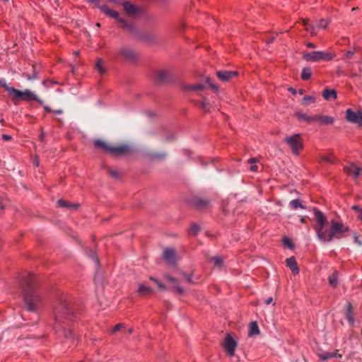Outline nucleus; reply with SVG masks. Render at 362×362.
<instances>
[{
	"mask_svg": "<svg viewBox=\"0 0 362 362\" xmlns=\"http://www.w3.org/2000/svg\"><path fill=\"white\" fill-rule=\"evenodd\" d=\"M315 225L313 226L316 232V236L322 243H330L334 239L344 238V233L349 231V228L341 221L327 219L322 211L316 208L313 209Z\"/></svg>",
	"mask_w": 362,
	"mask_h": 362,
	"instance_id": "f257e3e1",
	"label": "nucleus"
},
{
	"mask_svg": "<svg viewBox=\"0 0 362 362\" xmlns=\"http://www.w3.org/2000/svg\"><path fill=\"white\" fill-rule=\"evenodd\" d=\"M73 315L71 305L66 296H61L57 299L54 308V329L62 332L66 339H74V335L71 329H66L69 320Z\"/></svg>",
	"mask_w": 362,
	"mask_h": 362,
	"instance_id": "f03ea898",
	"label": "nucleus"
},
{
	"mask_svg": "<svg viewBox=\"0 0 362 362\" xmlns=\"http://www.w3.org/2000/svg\"><path fill=\"white\" fill-rule=\"evenodd\" d=\"M23 296L27 310L36 312L41 303L42 298L38 294L33 274L25 277L22 284Z\"/></svg>",
	"mask_w": 362,
	"mask_h": 362,
	"instance_id": "7ed1b4c3",
	"label": "nucleus"
},
{
	"mask_svg": "<svg viewBox=\"0 0 362 362\" xmlns=\"http://www.w3.org/2000/svg\"><path fill=\"white\" fill-rule=\"evenodd\" d=\"M0 86L4 87L8 92L11 100L14 104H17L19 100L31 101L35 100L40 104H42L43 101L40 100L33 92L30 90L23 91L19 90L12 87H9L4 80H0Z\"/></svg>",
	"mask_w": 362,
	"mask_h": 362,
	"instance_id": "20e7f679",
	"label": "nucleus"
},
{
	"mask_svg": "<svg viewBox=\"0 0 362 362\" xmlns=\"http://www.w3.org/2000/svg\"><path fill=\"white\" fill-rule=\"evenodd\" d=\"M96 148L103 149L106 152H109L115 156H126L132 153L133 150L129 144H121L119 146H113L107 144L102 139H96L93 142Z\"/></svg>",
	"mask_w": 362,
	"mask_h": 362,
	"instance_id": "39448f33",
	"label": "nucleus"
},
{
	"mask_svg": "<svg viewBox=\"0 0 362 362\" xmlns=\"http://www.w3.org/2000/svg\"><path fill=\"white\" fill-rule=\"evenodd\" d=\"M112 57L115 59H121L127 62L134 63L139 59V54L133 49L122 46L115 51Z\"/></svg>",
	"mask_w": 362,
	"mask_h": 362,
	"instance_id": "423d86ee",
	"label": "nucleus"
},
{
	"mask_svg": "<svg viewBox=\"0 0 362 362\" xmlns=\"http://www.w3.org/2000/svg\"><path fill=\"white\" fill-rule=\"evenodd\" d=\"M335 54L332 52H320V51H313V52H304L303 53V59L306 62H317L321 60L323 61H331Z\"/></svg>",
	"mask_w": 362,
	"mask_h": 362,
	"instance_id": "0eeeda50",
	"label": "nucleus"
},
{
	"mask_svg": "<svg viewBox=\"0 0 362 362\" xmlns=\"http://www.w3.org/2000/svg\"><path fill=\"white\" fill-rule=\"evenodd\" d=\"M100 8L106 15H107L112 18H116L117 20L119 25L122 28H123L124 29H126L129 31L133 30V26L130 23H129L125 19L120 18L119 13L117 11L110 10L106 6H103L100 7Z\"/></svg>",
	"mask_w": 362,
	"mask_h": 362,
	"instance_id": "6e6552de",
	"label": "nucleus"
},
{
	"mask_svg": "<svg viewBox=\"0 0 362 362\" xmlns=\"http://www.w3.org/2000/svg\"><path fill=\"white\" fill-rule=\"evenodd\" d=\"M284 142L295 155H298L303 148V142L301 137H285Z\"/></svg>",
	"mask_w": 362,
	"mask_h": 362,
	"instance_id": "1a4fd4ad",
	"label": "nucleus"
},
{
	"mask_svg": "<svg viewBox=\"0 0 362 362\" xmlns=\"http://www.w3.org/2000/svg\"><path fill=\"white\" fill-rule=\"evenodd\" d=\"M237 341L229 334L226 336L224 341L222 343L223 347L230 357L235 356V349L237 347Z\"/></svg>",
	"mask_w": 362,
	"mask_h": 362,
	"instance_id": "9d476101",
	"label": "nucleus"
},
{
	"mask_svg": "<svg viewBox=\"0 0 362 362\" xmlns=\"http://www.w3.org/2000/svg\"><path fill=\"white\" fill-rule=\"evenodd\" d=\"M346 119L351 123L362 127V110L353 111L351 109H347Z\"/></svg>",
	"mask_w": 362,
	"mask_h": 362,
	"instance_id": "9b49d317",
	"label": "nucleus"
},
{
	"mask_svg": "<svg viewBox=\"0 0 362 362\" xmlns=\"http://www.w3.org/2000/svg\"><path fill=\"white\" fill-rule=\"evenodd\" d=\"M216 74L221 81L226 82L235 78L238 75V72L235 71H218Z\"/></svg>",
	"mask_w": 362,
	"mask_h": 362,
	"instance_id": "f8f14e48",
	"label": "nucleus"
},
{
	"mask_svg": "<svg viewBox=\"0 0 362 362\" xmlns=\"http://www.w3.org/2000/svg\"><path fill=\"white\" fill-rule=\"evenodd\" d=\"M163 258L168 264L175 266L177 262V256L173 249L165 250L163 251Z\"/></svg>",
	"mask_w": 362,
	"mask_h": 362,
	"instance_id": "ddd939ff",
	"label": "nucleus"
},
{
	"mask_svg": "<svg viewBox=\"0 0 362 362\" xmlns=\"http://www.w3.org/2000/svg\"><path fill=\"white\" fill-rule=\"evenodd\" d=\"M155 79L158 83H166L170 80V73L168 70H158L155 74Z\"/></svg>",
	"mask_w": 362,
	"mask_h": 362,
	"instance_id": "4468645a",
	"label": "nucleus"
},
{
	"mask_svg": "<svg viewBox=\"0 0 362 362\" xmlns=\"http://www.w3.org/2000/svg\"><path fill=\"white\" fill-rule=\"evenodd\" d=\"M318 356L323 361H327L332 358H341V354L339 353V350L332 352L321 351L318 353Z\"/></svg>",
	"mask_w": 362,
	"mask_h": 362,
	"instance_id": "2eb2a0df",
	"label": "nucleus"
},
{
	"mask_svg": "<svg viewBox=\"0 0 362 362\" xmlns=\"http://www.w3.org/2000/svg\"><path fill=\"white\" fill-rule=\"evenodd\" d=\"M94 69L99 74L104 75L107 72L105 62L101 58L96 59Z\"/></svg>",
	"mask_w": 362,
	"mask_h": 362,
	"instance_id": "dca6fc26",
	"label": "nucleus"
},
{
	"mask_svg": "<svg viewBox=\"0 0 362 362\" xmlns=\"http://www.w3.org/2000/svg\"><path fill=\"white\" fill-rule=\"evenodd\" d=\"M334 118L327 115H314L313 122H317L320 124H329L333 123Z\"/></svg>",
	"mask_w": 362,
	"mask_h": 362,
	"instance_id": "f3484780",
	"label": "nucleus"
},
{
	"mask_svg": "<svg viewBox=\"0 0 362 362\" xmlns=\"http://www.w3.org/2000/svg\"><path fill=\"white\" fill-rule=\"evenodd\" d=\"M344 171L350 176H352L354 179H356L361 173V168H358L354 164H351L349 166L344 167Z\"/></svg>",
	"mask_w": 362,
	"mask_h": 362,
	"instance_id": "a211bd4d",
	"label": "nucleus"
},
{
	"mask_svg": "<svg viewBox=\"0 0 362 362\" xmlns=\"http://www.w3.org/2000/svg\"><path fill=\"white\" fill-rule=\"evenodd\" d=\"M193 205L199 209H204L210 206V202L208 199L195 198L193 199Z\"/></svg>",
	"mask_w": 362,
	"mask_h": 362,
	"instance_id": "6ab92c4d",
	"label": "nucleus"
},
{
	"mask_svg": "<svg viewBox=\"0 0 362 362\" xmlns=\"http://www.w3.org/2000/svg\"><path fill=\"white\" fill-rule=\"evenodd\" d=\"M286 265L290 268L293 274H297L299 272V268L297 265L296 259L292 257L286 259Z\"/></svg>",
	"mask_w": 362,
	"mask_h": 362,
	"instance_id": "aec40b11",
	"label": "nucleus"
},
{
	"mask_svg": "<svg viewBox=\"0 0 362 362\" xmlns=\"http://www.w3.org/2000/svg\"><path fill=\"white\" fill-rule=\"evenodd\" d=\"M165 277L173 284V289L177 294H182L184 293L183 288L178 284L175 278L169 275H165Z\"/></svg>",
	"mask_w": 362,
	"mask_h": 362,
	"instance_id": "412c9836",
	"label": "nucleus"
},
{
	"mask_svg": "<svg viewBox=\"0 0 362 362\" xmlns=\"http://www.w3.org/2000/svg\"><path fill=\"white\" fill-rule=\"evenodd\" d=\"M294 116L299 120V121H304V122H307L308 123H312L313 122V118H314V116H309V115H307L306 114H304L301 112H296L295 114H294Z\"/></svg>",
	"mask_w": 362,
	"mask_h": 362,
	"instance_id": "4be33fe9",
	"label": "nucleus"
},
{
	"mask_svg": "<svg viewBox=\"0 0 362 362\" xmlns=\"http://www.w3.org/2000/svg\"><path fill=\"white\" fill-rule=\"evenodd\" d=\"M346 319L351 325H354V319L353 317L352 305L349 302H348L346 304Z\"/></svg>",
	"mask_w": 362,
	"mask_h": 362,
	"instance_id": "5701e85b",
	"label": "nucleus"
},
{
	"mask_svg": "<svg viewBox=\"0 0 362 362\" xmlns=\"http://www.w3.org/2000/svg\"><path fill=\"white\" fill-rule=\"evenodd\" d=\"M137 292L142 296H147L151 294L153 292V290L151 287L140 284H139Z\"/></svg>",
	"mask_w": 362,
	"mask_h": 362,
	"instance_id": "b1692460",
	"label": "nucleus"
},
{
	"mask_svg": "<svg viewBox=\"0 0 362 362\" xmlns=\"http://www.w3.org/2000/svg\"><path fill=\"white\" fill-rule=\"evenodd\" d=\"M259 334V329L256 322H252L249 325V336H255Z\"/></svg>",
	"mask_w": 362,
	"mask_h": 362,
	"instance_id": "393cba45",
	"label": "nucleus"
},
{
	"mask_svg": "<svg viewBox=\"0 0 362 362\" xmlns=\"http://www.w3.org/2000/svg\"><path fill=\"white\" fill-rule=\"evenodd\" d=\"M57 205L59 207L70 208L74 209H76L78 207V204H70L64 199H59L57 201Z\"/></svg>",
	"mask_w": 362,
	"mask_h": 362,
	"instance_id": "a878e982",
	"label": "nucleus"
},
{
	"mask_svg": "<svg viewBox=\"0 0 362 362\" xmlns=\"http://www.w3.org/2000/svg\"><path fill=\"white\" fill-rule=\"evenodd\" d=\"M124 9L129 16H134L136 12V8L128 1L124 3Z\"/></svg>",
	"mask_w": 362,
	"mask_h": 362,
	"instance_id": "bb28decb",
	"label": "nucleus"
},
{
	"mask_svg": "<svg viewBox=\"0 0 362 362\" xmlns=\"http://www.w3.org/2000/svg\"><path fill=\"white\" fill-rule=\"evenodd\" d=\"M209 260L214 263V266L222 268L223 267V259L221 256L209 257Z\"/></svg>",
	"mask_w": 362,
	"mask_h": 362,
	"instance_id": "cd10ccee",
	"label": "nucleus"
},
{
	"mask_svg": "<svg viewBox=\"0 0 362 362\" xmlns=\"http://www.w3.org/2000/svg\"><path fill=\"white\" fill-rule=\"evenodd\" d=\"M148 156L153 160H163L167 157V153L164 152H151Z\"/></svg>",
	"mask_w": 362,
	"mask_h": 362,
	"instance_id": "c85d7f7f",
	"label": "nucleus"
},
{
	"mask_svg": "<svg viewBox=\"0 0 362 362\" xmlns=\"http://www.w3.org/2000/svg\"><path fill=\"white\" fill-rule=\"evenodd\" d=\"M338 276H339V272L337 271V270H334L332 273V275H330L329 276V285L335 287L337 286V284H338Z\"/></svg>",
	"mask_w": 362,
	"mask_h": 362,
	"instance_id": "c756f323",
	"label": "nucleus"
},
{
	"mask_svg": "<svg viewBox=\"0 0 362 362\" xmlns=\"http://www.w3.org/2000/svg\"><path fill=\"white\" fill-rule=\"evenodd\" d=\"M322 95L325 100L335 99L337 98V92L334 90L325 89L322 93Z\"/></svg>",
	"mask_w": 362,
	"mask_h": 362,
	"instance_id": "7c9ffc66",
	"label": "nucleus"
},
{
	"mask_svg": "<svg viewBox=\"0 0 362 362\" xmlns=\"http://www.w3.org/2000/svg\"><path fill=\"white\" fill-rule=\"evenodd\" d=\"M151 134L154 135H161V134H167L168 132L166 129L161 124L158 125L153 131L151 132Z\"/></svg>",
	"mask_w": 362,
	"mask_h": 362,
	"instance_id": "2f4dec72",
	"label": "nucleus"
},
{
	"mask_svg": "<svg viewBox=\"0 0 362 362\" xmlns=\"http://www.w3.org/2000/svg\"><path fill=\"white\" fill-rule=\"evenodd\" d=\"M311 75L312 72L310 68L305 67L303 69L301 73V78L303 80H308L311 77Z\"/></svg>",
	"mask_w": 362,
	"mask_h": 362,
	"instance_id": "473e14b6",
	"label": "nucleus"
},
{
	"mask_svg": "<svg viewBox=\"0 0 362 362\" xmlns=\"http://www.w3.org/2000/svg\"><path fill=\"white\" fill-rule=\"evenodd\" d=\"M291 207L293 209H296L297 208L300 207L302 209H305V207L303 206V204L300 202L298 199H293L289 203Z\"/></svg>",
	"mask_w": 362,
	"mask_h": 362,
	"instance_id": "72a5a7b5",
	"label": "nucleus"
},
{
	"mask_svg": "<svg viewBox=\"0 0 362 362\" xmlns=\"http://www.w3.org/2000/svg\"><path fill=\"white\" fill-rule=\"evenodd\" d=\"M200 230V227L196 224L193 223L192 224L190 228H189V234L192 235H197Z\"/></svg>",
	"mask_w": 362,
	"mask_h": 362,
	"instance_id": "f704fd0d",
	"label": "nucleus"
},
{
	"mask_svg": "<svg viewBox=\"0 0 362 362\" xmlns=\"http://www.w3.org/2000/svg\"><path fill=\"white\" fill-rule=\"evenodd\" d=\"M88 256L91 258L96 264V266H98L99 262L98 257L95 256V252L93 250L89 249L88 251H87Z\"/></svg>",
	"mask_w": 362,
	"mask_h": 362,
	"instance_id": "c9c22d12",
	"label": "nucleus"
},
{
	"mask_svg": "<svg viewBox=\"0 0 362 362\" xmlns=\"http://www.w3.org/2000/svg\"><path fill=\"white\" fill-rule=\"evenodd\" d=\"M107 173L110 176H112L114 178L119 177V173L115 170H113L112 168H107Z\"/></svg>",
	"mask_w": 362,
	"mask_h": 362,
	"instance_id": "e433bc0d",
	"label": "nucleus"
},
{
	"mask_svg": "<svg viewBox=\"0 0 362 362\" xmlns=\"http://www.w3.org/2000/svg\"><path fill=\"white\" fill-rule=\"evenodd\" d=\"M328 25V21L326 19H321L318 21L317 27L321 28H326Z\"/></svg>",
	"mask_w": 362,
	"mask_h": 362,
	"instance_id": "4c0bfd02",
	"label": "nucleus"
},
{
	"mask_svg": "<svg viewBox=\"0 0 362 362\" xmlns=\"http://www.w3.org/2000/svg\"><path fill=\"white\" fill-rule=\"evenodd\" d=\"M33 74L32 76L26 74L27 79L29 81L35 80L37 78V71H36V67L33 66Z\"/></svg>",
	"mask_w": 362,
	"mask_h": 362,
	"instance_id": "58836bf2",
	"label": "nucleus"
},
{
	"mask_svg": "<svg viewBox=\"0 0 362 362\" xmlns=\"http://www.w3.org/2000/svg\"><path fill=\"white\" fill-rule=\"evenodd\" d=\"M206 83L209 85V86L211 88V89L213 90H214L215 92H217L218 90V87L212 82V80L211 78H207Z\"/></svg>",
	"mask_w": 362,
	"mask_h": 362,
	"instance_id": "ea45409f",
	"label": "nucleus"
},
{
	"mask_svg": "<svg viewBox=\"0 0 362 362\" xmlns=\"http://www.w3.org/2000/svg\"><path fill=\"white\" fill-rule=\"evenodd\" d=\"M316 28H317V25H309L308 27H306L305 29L306 30L309 31L311 34V35L313 36H315L316 35Z\"/></svg>",
	"mask_w": 362,
	"mask_h": 362,
	"instance_id": "a19ab883",
	"label": "nucleus"
},
{
	"mask_svg": "<svg viewBox=\"0 0 362 362\" xmlns=\"http://www.w3.org/2000/svg\"><path fill=\"white\" fill-rule=\"evenodd\" d=\"M315 98L313 96L310 95H306L303 99V103L304 105H307L308 102H314Z\"/></svg>",
	"mask_w": 362,
	"mask_h": 362,
	"instance_id": "79ce46f5",
	"label": "nucleus"
},
{
	"mask_svg": "<svg viewBox=\"0 0 362 362\" xmlns=\"http://www.w3.org/2000/svg\"><path fill=\"white\" fill-rule=\"evenodd\" d=\"M204 88V86L202 84H196L192 85V91H197V90H202Z\"/></svg>",
	"mask_w": 362,
	"mask_h": 362,
	"instance_id": "37998d69",
	"label": "nucleus"
},
{
	"mask_svg": "<svg viewBox=\"0 0 362 362\" xmlns=\"http://www.w3.org/2000/svg\"><path fill=\"white\" fill-rule=\"evenodd\" d=\"M201 105V107L202 109L204 111V112H208L209 110V104L208 103H206L204 101L200 103Z\"/></svg>",
	"mask_w": 362,
	"mask_h": 362,
	"instance_id": "c03bdc74",
	"label": "nucleus"
},
{
	"mask_svg": "<svg viewBox=\"0 0 362 362\" xmlns=\"http://www.w3.org/2000/svg\"><path fill=\"white\" fill-rule=\"evenodd\" d=\"M192 85L190 84H182L181 86L182 90L189 91H192Z\"/></svg>",
	"mask_w": 362,
	"mask_h": 362,
	"instance_id": "a18cd8bd",
	"label": "nucleus"
},
{
	"mask_svg": "<svg viewBox=\"0 0 362 362\" xmlns=\"http://www.w3.org/2000/svg\"><path fill=\"white\" fill-rule=\"evenodd\" d=\"M95 282L96 284H102L101 276H100V274L98 272H97L95 276Z\"/></svg>",
	"mask_w": 362,
	"mask_h": 362,
	"instance_id": "49530a36",
	"label": "nucleus"
},
{
	"mask_svg": "<svg viewBox=\"0 0 362 362\" xmlns=\"http://www.w3.org/2000/svg\"><path fill=\"white\" fill-rule=\"evenodd\" d=\"M183 276L185 278L186 281L189 283L192 284L193 281L192 279V274L187 275L185 273H183Z\"/></svg>",
	"mask_w": 362,
	"mask_h": 362,
	"instance_id": "de8ad7c7",
	"label": "nucleus"
},
{
	"mask_svg": "<svg viewBox=\"0 0 362 362\" xmlns=\"http://www.w3.org/2000/svg\"><path fill=\"white\" fill-rule=\"evenodd\" d=\"M155 283L158 286V287L160 289H163V290L165 289V286L162 283H160L158 280H155Z\"/></svg>",
	"mask_w": 362,
	"mask_h": 362,
	"instance_id": "09e8293b",
	"label": "nucleus"
},
{
	"mask_svg": "<svg viewBox=\"0 0 362 362\" xmlns=\"http://www.w3.org/2000/svg\"><path fill=\"white\" fill-rule=\"evenodd\" d=\"M352 209L354 210L355 211H356L358 213V214H360V211H362V209H361L357 205H354L352 206Z\"/></svg>",
	"mask_w": 362,
	"mask_h": 362,
	"instance_id": "8fccbe9b",
	"label": "nucleus"
},
{
	"mask_svg": "<svg viewBox=\"0 0 362 362\" xmlns=\"http://www.w3.org/2000/svg\"><path fill=\"white\" fill-rule=\"evenodd\" d=\"M284 242L286 245H287L288 247H291L292 246V243L291 242V240L288 238H285L284 239Z\"/></svg>",
	"mask_w": 362,
	"mask_h": 362,
	"instance_id": "3c124183",
	"label": "nucleus"
},
{
	"mask_svg": "<svg viewBox=\"0 0 362 362\" xmlns=\"http://www.w3.org/2000/svg\"><path fill=\"white\" fill-rule=\"evenodd\" d=\"M322 159L327 163H334V160L327 156H323Z\"/></svg>",
	"mask_w": 362,
	"mask_h": 362,
	"instance_id": "603ef678",
	"label": "nucleus"
},
{
	"mask_svg": "<svg viewBox=\"0 0 362 362\" xmlns=\"http://www.w3.org/2000/svg\"><path fill=\"white\" fill-rule=\"evenodd\" d=\"M353 55H354V52H352V51H348V52L345 54V58H346V59L351 58Z\"/></svg>",
	"mask_w": 362,
	"mask_h": 362,
	"instance_id": "864d4df0",
	"label": "nucleus"
},
{
	"mask_svg": "<svg viewBox=\"0 0 362 362\" xmlns=\"http://www.w3.org/2000/svg\"><path fill=\"white\" fill-rule=\"evenodd\" d=\"M250 170L252 171V172H256L258 170V167L257 165H252L250 168Z\"/></svg>",
	"mask_w": 362,
	"mask_h": 362,
	"instance_id": "5fc2aeb1",
	"label": "nucleus"
},
{
	"mask_svg": "<svg viewBox=\"0 0 362 362\" xmlns=\"http://www.w3.org/2000/svg\"><path fill=\"white\" fill-rule=\"evenodd\" d=\"M257 162V160L255 158H251L248 160V163H250V164H254Z\"/></svg>",
	"mask_w": 362,
	"mask_h": 362,
	"instance_id": "6e6d98bb",
	"label": "nucleus"
},
{
	"mask_svg": "<svg viewBox=\"0 0 362 362\" xmlns=\"http://www.w3.org/2000/svg\"><path fill=\"white\" fill-rule=\"evenodd\" d=\"M121 327H122V325H121V324H118V325H117L115 327V328H114V329H113V332H116L119 331V330L120 329Z\"/></svg>",
	"mask_w": 362,
	"mask_h": 362,
	"instance_id": "4d7b16f0",
	"label": "nucleus"
},
{
	"mask_svg": "<svg viewBox=\"0 0 362 362\" xmlns=\"http://www.w3.org/2000/svg\"><path fill=\"white\" fill-rule=\"evenodd\" d=\"M90 3H93L95 4V6L99 7V3L98 0H87Z\"/></svg>",
	"mask_w": 362,
	"mask_h": 362,
	"instance_id": "13d9d810",
	"label": "nucleus"
},
{
	"mask_svg": "<svg viewBox=\"0 0 362 362\" xmlns=\"http://www.w3.org/2000/svg\"><path fill=\"white\" fill-rule=\"evenodd\" d=\"M354 240L356 243H357L358 245H361V241L358 239V237L356 235H354Z\"/></svg>",
	"mask_w": 362,
	"mask_h": 362,
	"instance_id": "bf43d9fd",
	"label": "nucleus"
},
{
	"mask_svg": "<svg viewBox=\"0 0 362 362\" xmlns=\"http://www.w3.org/2000/svg\"><path fill=\"white\" fill-rule=\"evenodd\" d=\"M306 45L309 48H315L316 47V45L312 42H308V43H307Z\"/></svg>",
	"mask_w": 362,
	"mask_h": 362,
	"instance_id": "052dcab7",
	"label": "nucleus"
},
{
	"mask_svg": "<svg viewBox=\"0 0 362 362\" xmlns=\"http://www.w3.org/2000/svg\"><path fill=\"white\" fill-rule=\"evenodd\" d=\"M273 302V298L272 297H269V298H267L265 301V303L269 305L270 303H272Z\"/></svg>",
	"mask_w": 362,
	"mask_h": 362,
	"instance_id": "680f3d73",
	"label": "nucleus"
},
{
	"mask_svg": "<svg viewBox=\"0 0 362 362\" xmlns=\"http://www.w3.org/2000/svg\"><path fill=\"white\" fill-rule=\"evenodd\" d=\"M288 90L291 91L293 95L296 94V90L293 88H289Z\"/></svg>",
	"mask_w": 362,
	"mask_h": 362,
	"instance_id": "e2e57ef3",
	"label": "nucleus"
},
{
	"mask_svg": "<svg viewBox=\"0 0 362 362\" xmlns=\"http://www.w3.org/2000/svg\"><path fill=\"white\" fill-rule=\"evenodd\" d=\"M303 25H305V27H308V20L303 19Z\"/></svg>",
	"mask_w": 362,
	"mask_h": 362,
	"instance_id": "0e129e2a",
	"label": "nucleus"
},
{
	"mask_svg": "<svg viewBox=\"0 0 362 362\" xmlns=\"http://www.w3.org/2000/svg\"><path fill=\"white\" fill-rule=\"evenodd\" d=\"M54 112L56 113V114H62V110H54Z\"/></svg>",
	"mask_w": 362,
	"mask_h": 362,
	"instance_id": "69168bd1",
	"label": "nucleus"
},
{
	"mask_svg": "<svg viewBox=\"0 0 362 362\" xmlns=\"http://www.w3.org/2000/svg\"><path fill=\"white\" fill-rule=\"evenodd\" d=\"M45 110L46 112H50L51 111V108L48 106H45Z\"/></svg>",
	"mask_w": 362,
	"mask_h": 362,
	"instance_id": "338daca9",
	"label": "nucleus"
},
{
	"mask_svg": "<svg viewBox=\"0 0 362 362\" xmlns=\"http://www.w3.org/2000/svg\"><path fill=\"white\" fill-rule=\"evenodd\" d=\"M300 223H305V217H302L300 220Z\"/></svg>",
	"mask_w": 362,
	"mask_h": 362,
	"instance_id": "774afa93",
	"label": "nucleus"
}]
</instances>
